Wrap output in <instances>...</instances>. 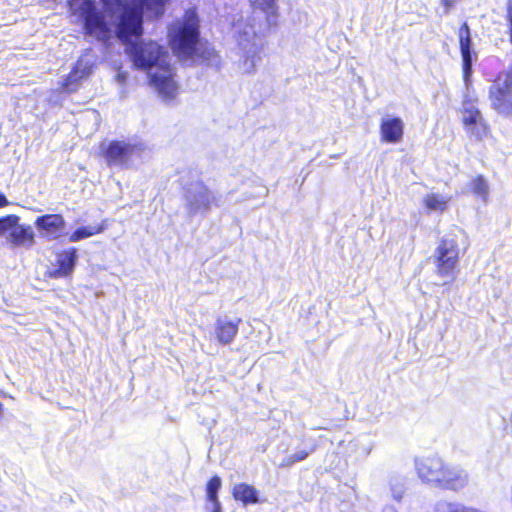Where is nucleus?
Masks as SVG:
<instances>
[{"instance_id":"1","label":"nucleus","mask_w":512,"mask_h":512,"mask_svg":"<svg viewBox=\"0 0 512 512\" xmlns=\"http://www.w3.org/2000/svg\"><path fill=\"white\" fill-rule=\"evenodd\" d=\"M169 0H101L100 9L95 0H70L71 22L80 24L84 34L98 41H106L115 33L123 42L142 34L143 13L160 16Z\"/></svg>"},{"instance_id":"2","label":"nucleus","mask_w":512,"mask_h":512,"mask_svg":"<svg viewBox=\"0 0 512 512\" xmlns=\"http://www.w3.org/2000/svg\"><path fill=\"white\" fill-rule=\"evenodd\" d=\"M128 53L137 68L148 69L149 83L164 101L174 100L178 95V84L166 61V52L157 43H131Z\"/></svg>"},{"instance_id":"3","label":"nucleus","mask_w":512,"mask_h":512,"mask_svg":"<svg viewBox=\"0 0 512 512\" xmlns=\"http://www.w3.org/2000/svg\"><path fill=\"white\" fill-rule=\"evenodd\" d=\"M198 18L194 11H187L183 19L175 22L169 29L170 45L174 53L181 58L194 55L199 37Z\"/></svg>"},{"instance_id":"4","label":"nucleus","mask_w":512,"mask_h":512,"mask_svg":"<svg viewBox=\"0 0 512 512\" xmlns=\"http://www.w3.org/2000/svg\"><path fill=\"white\" fill-rule=\"evenodd\" d=\"M478 97L472 85L465 86V92L460 108L461 123L466 135L478 141H483L490 135V127L477 107Z\"/></svg>"},{"instance_id":"5","label":"nucleus","mask_w":512,"mask_h":512,"mask_svg":"<svg viewBox=\"0 0 512 512\" xmlns=\"http://www.w3.org/2000/svg\"><path fill=\"white\" fill-rule=\"evenodd\" d=\"M218 204V197L203 181L195 180L184 186L183 206L189 217L204 215Z\"/></svg>"},{"instance_id":"6","label":"nucleus","mask_w":512,"mask_h":512,"mask_svg":"<svg viewBox=\"0 0 512 512\" xmlns=\"http://www.w3.org/2000/svg\"><path fill=\"white\" fill-rule=\"evenodd\" d=\"M489 99L498 114L512 116V67L498 74L489 87Z\"/></svg>"},{"instance_id":"7","label":"nucleus","mask_w":512,"mask_h":512,"mask_svg":"<svg viewBox=\"0 0 512 512\" xmlns=\"http://www.w3.org/2000/svg\"><path fill=\"white\" fill-rule=\"evenodd\" d=\"M460 248L453 237H444L434 251L436 273L442 278H455L459 263Z\"/></svg>"},{"instance_id":"8","label":"nucleus","mask_w":512,"mask_h":512,"mask_svg":"<svg viewBox=\"0 0 512 512\" xmlns=\"http://www.w3.org/2000/svg\"><path fill=\"white\" fill-rule=\"evenodd\" d=\"M145 149V144L138 140L111 141L105 148L104 155L109 166L128 167Z\"/></svg>"},{"instance_id":"9","label":"nucleus","mask_w":512,"mask_h":512,"mask_svg":"<svg viewBox=\"0 0 512 512\" xmlns=\"http://www.w3.org/2000/svg\"><path fill=\"white\" fill-rule=\"evenodd\" d=\"M239 49L241 59L239 68L243 73H252L259 64L261 57V44L257 32L253 27H247L239 33Z\"/></svg>"},{"instance_id":"10","label":"nucleus","mask_w":512,"mask_h":512,"mask_svg":"<svg viewBox=\"0 0 512 512\" xmlns=\"http://www.w3.org/2000/svg\"><path fill=\"white\" fill-rule=\"evenodd\" d=\"M444 462L437 456H425L415 459V470L422 482L437 486L442 475Z\"/></svg>"},{"instance_id":"11","label":"nucleus","mask_w":512,"mask_h":512,"mask_svg":"<svg viewBox=\"0 0 512 512\" xmlns=\"http://www.w3.org/2000/svg\"><path fill=\"white\" fill-rule=\"evenodd\" d=\"M459 46L463 62V81L464 85L471 86L472 76V40L470 36V29L467 23H463L458 31Z\"/></svg>"},{"instance_id":"12","label":"nucleus","mask_w":512,"mask_h":512,"mask_svg":"<svg viewBox=\"0 0 512 512\" xmlns=\"http://www.w3.org/2000/svg\"><path fill=\"white\" fill-rule=\"evenodd\" d=\"M35 227L40 236L48 240H56L62 235L65 228V220L62 215L47 214L35 220Z\"/></svg>"},{"instance_id":"13","label":"nucleus","mask_w":512,"mask_h":512,"mask_svg":"<svg viewBox=\"0 0 512 512\" xmlns=\"http://www.w3.org/2000/svg\"><path fill=\"white\" fill-rule=\"evenodd\" d=\"M404 122L400 117L386 115L380 121V139L384 143H400L404 135Z\"/></svg>"},{"instance_id":"14","label":"nucleus","mask_w":512,"mask_h":512,"mask_svg":"<svg viewBox=\"0 0 512 512\" xmlns=\"http://www.w3.org/2000/svg\"><path fill=\"white\" fill-rule=\"evenodd\" d=\"M240 323L241 319L239 318L232 319L227 316L217 318L214 333L218 342L223 345L232 343L238 333Z\"/></svg>"},{"instance_id":"15","label":"nucleus","mask_w":512,"mask_h":512,"mask_svg":"<svg viewBox=\"0 0 512 512\" xmlns=\"http://www.w3.org/2000/svg\"><path fill=\"white\" fill-rule=\"evenodd\" d=\"M452 197L449 194L430 191L421 199V205L427 214H443L449 208Z\"/></svg>"},{"instance_id":"16","label":"nucleus","mask_w":512,"mask_h":512,"mask_svg":"<svg viewBox=\"0 0 512 512\" xmlns=\"http://www.w3.org/2000/svg\"><path fill=\"white\" fill-rule=\"evenodd\" d=\"M78 259L77 250L69 248L57 254L56 269L50 273L54 278L70 276L75 268Z\"/></svg>"},{"instance_id":"17","label":"nucleus","mask_w":512,"mask_h":512,"mask_svg":"<svg viewBox=\"0 0 512 512\" xmlns=\"http://www.w3.org/2000/svg\"><path fill=\"white\" fill-rule=\"evenodd\" d=\"M467 473L456 467H449L444 464L442 475L437 486L457 490L467 483Z\"/></svg>"},{"instance_id":"18","label":"nucleus","mask_w":512,"mask_h":512,"mask_svg":"<svg viewBox=\"0 0 512 512\" xmlns=\"http://www.w3.org/2000/svg\"><path fill=\"white\" fill-rule=\"evenodd\" d=\"M8 232V241L13 246L30 248L34 244V232L29 226L18 225L17 222L11 225Z\"/></svg>"},{"instance_id":"19","label":"nucleus","mask_w":512,"mask_h":512,"mask_svg":"<svg viewBox=\"0 0 512 512\" xmlns=\"http://www.w3.org/2000/svg\"><path fill=\"white\" fill-rule=\"evenodd\" d=\"M232 496L244 506L257 504L259 502V491L247 483H237L232 488Z\"/></svg>"},{"instance_id":"20","label":"nucleus","mask_w":512,"mask_h":512,"mask_svg":"<svg viewBox=\"0 0 512 512\" xmlns=\"http://www.w3.org/2000/svg\"><path fill=\"white\" fill-rule=\"evenodd\" d=\"M254 9H258L265 14L266 22L269 27L276 26L278 23V5L277 0H250Z\"/></svg>"},{"instance_id":"21","label":"nucleus","mask_w":512,"mask_h":512,"mask_svg":"<svg viewBox=\"0 0 512 512\" xmlns=\"http://www.w3.org/2000/svg\"><path fill=\"white\" fill-rule=\"evenodd\" d=\"M468 188L476 198L481 200L482 203H488L490 197V186L483 175L473 177L468 183Z\"/></svg>"},{"instance_id":"22","label":"nucleus","mask_w":512,"mask_h":512,"mask_svg":"<svg viewBox=\"0 0 512 512\" xmlns=\"http://www.w3.org/2000/svg\"><path fill=\"white\" fill-rule=\"evenodd\" d=\"M106 228V222L103 221L99 225H89L77 228L70 236V242H78L83 239L92 237L94 235L102 233Z\"/></svg>"},{"instance_id":"23","label":"nucleus","mask_w":512,"mask_h":512,"mask_svg":"<svg viewBox=\"0 0 512 512\" xmlns=\"http://www.w3.org/2000/svg\"><path fill=\"white\" fill-rule=\"evenodd\" d=\"M93 60L92 57L88 54L83 55L77 61L75 67L70 72V79H74L79 76V78L83 79L88 77L92 71Z\"/></svg>"},{"instance_id":"24","label":"nucleus","mask_w":512,"mask_h":512,"mask_svg":"<svg viewBox=\"0 0 512 512\" xmlns=\"http://www.w3.org/2000/svg\"><path fill=\"white\" fill-rule=\"evenodd\" d=\"M222 481L219 476L212 477L206 485V498L207 500L218 499V492L221 489Z\"/></svg>"},{"instance_id":"25","label":"nucleus","mask_w":512,"mask_h":512,"mask_svg":"<svg viewBox=\"0 0 512 512\" xmlns=\"http://www.w3.org/2000/svg\"><path fill=\"white\" fill-rule=\"evenodd\" d=\"M349 445L357 452V457H366L371 452V445L362 443L359 439H355Z\"/></svg>"},{"instance_id":"26","label":"nucleus","mask_w":512,"mask_h":512,"mask_svg":"<svg viewBox=\"0 0 512 512\" xmlns=\"http://www.w3.org/2000/svg\"><path fill=\"white\" fill-rule=\"evenodd\" d=\"M19 218L16 215H8L0 218V236L8 232L11 225L17 223Z\"/></svg>"},{"instance_id":"27","label":"nucleus","mask_w":512,"mask_h":512,"mask_svg":"<svg viewBox=\"0 0 512 512\" xmlns=\"http://www.w3.org/2000/svg\"><path fill=\"white\" fill-rule=\"evenodd\" d=\"M80 80H82V79L79 78V76L75 77L74 79H70V74H69L67 76V78L64 80V82L61 84V90L63 92H67V93L76 91Z\"/></svg>"},{"instance_id":"28","label":"nucleus","mask_w":512,"mask_h":512,"mask_svg":"<svg viewBox=\"0 0 512 512\" xmlns=\"http://www.w3.org/2000/svg\"><path fill=\"white\" fill-rule=\"evenodd\" d=\"M390 489L392 492V496L395 500L399 501L403 497L404 494V487L401 482L398 480H391L390 481Z\"/></svg>"},{"instance_id":"29","label":"nucleus","mask_w":512,"mask_h":512,"mask_svg":"<svg viewBox=\"0 0 512 512\" xmlns=\"http://www.w3.org/2000/svg\"><path fill=\"white\" fill-rule=\"evenodd\" d=\"M307 456H308V452H306L304 450L298 451L295 454L287 457L284 460L282 465L283 466H290V465H292V464H294L296 462L304 460Z\"/></svg>"},{"instance_id":"30","label":"nucleus","mask_w":512,"mask_h":512,"mask_svg":"<svg viewBox=\"0 0 512 512\" xmlns=\"http://www.w3.org/2000/svg\"><path fill=\"white\" fill-rule=\"evenodd\" d=\"M207 501L211 503V508H209L210 512H221L222 511L221 503L218 499L207 500Z\"/></svg>"},{"instance_id":"31","label":"nucleus","mask_w":512,"mask_h":512,"mask_svg":"<svg viewBox=\"0 0 512 512\" xmlns=\"http://www.w3.org/2000/svg\"><path fill=\"white\" fill-rule=\"evenodd\" d=\"M9 204V201L7 200L6 196L0 192V208L5 207Z\"/></svg>"},{"instance_id":"32","label":"nucleus","mask_w":512,"mask_h":512,"mask_svg":"<svg viewBox=\"0 0 512 512\" xmlns=\"http://www.w3.org/2000/svg\"><path fill=\"white\" fill-rule=\"evenodd\" d=\"M442 4L449 10L455 3V0H441Z\"/></svg>"},{"instance_id":"33","label":"nucleus","mask_w":512,"mask_h":512,"mask_svg":"<svg viewBox=\"0 0 512 512\" xmlns=\"http://www.w3.org/2000/svg\"><path fill=\"white\" fill-rule=\"evenodd\" d=\"M206 53L208 54V58L207 60H209V62L213 61L217 56L215 55L214 53V50H207Z\"/></svg>"},{"instance_id":"34","label":"nucleus","mask_w":512,"mask_h":512,"mask_svg":"<svg viewBox=\"0 0 512 512\" xmlns=\"http://www.w3.org/2000/svg\"><path fill=\"white\" fill-rule=\"evenodd\" d=\"M125 79H126V74L125 73L120 72V73L117 74V80L119 82H123V81H125Z\"/></svg>"},{"instance_id":"35","label":"nucleus","mask_w":512,"mask_h":512,"mask_svg":"<svg viewBox=\"0 0 512 512\" xmlns=\"http://www.w3.org/2000/svg\"><path fill=\"white\" fill-rule=\"evenodd\" d=\"M383 512H397L395 508L393 507H386Z\"/></svg>"}]
</instances>
